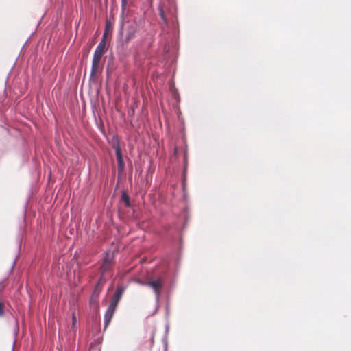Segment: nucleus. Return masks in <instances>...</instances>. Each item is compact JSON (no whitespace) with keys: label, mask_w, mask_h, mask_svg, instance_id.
<instances>
[{"label":"nucleus","mask_w":351,"mask_h":351,"mask_svg":"<svg viewBox=\"0 0 351 351\" xmlns=\"http://www.w3.org/2000/svg\"><path fill=\"white\" fill-rule=\"evenodd\" d=\"M128 0H121V8L123 12H124L128 6Z\"/></svg>","instance_id":"4468645a"},{"label":"nucleus","mask_w":351,"mask_h":351,"mask_svg":"<svg viewBox=\"0 0 351 351\" xmlns=\"http://www.w3.org/2000/svg\"><path fill=\"white\" fill-rule=\"evenodd\" d=\"M76 324H77V318L75 316V314L73 313L72 314V324H71V329L74 331L76 330Z\"/></svg>","instance_id":"f8f14e48"},{"label":"nucleus","mask_w":351,"mask_h":351,"mask_svg":"<svg viewBox=\"0 0 351 351\" xmlns=\"http://www.w3.org/2000/svg\"><path fill=\"white\" fill-rule=\"evenodd\" d=\"M99 282L97 283L92 296L90 299V305L95 308H98L99 297L101 293V289H99Z\"/></svg>","instance_id":"39448f33"},{"label":"nucleus","mask_w":351,"mask_h":351,"mask_svg":"<svg viewBox=\"0 0 351 351\" xmlns=\"http://www.w3.org/2000/svg\"><path fill=\"white\" fill-rule=\"evenodd\" d=\"M119 302V300H118L117 299H114V298H112V301L110 302V304H109L108 307H109V308H112V309L116 310V309H117V306H118Z\"/></svg>","instance_id":"9b49d317"},{"label":"nucleus","mask_w":351,"mask_h":351,"mask_svg":"<svg viewBox=\"0 0 351 351\" xmlns=\"http://www.w3.org/2000/svg\"><path fill=\"white\" fill-rule=\"evenodd\" d=\"M123 292H124V289L121 287H118L116 289V291H115L114 295H113V298L117 299L118 300L120 301Z\"/></svg>","instance_id":"1a4fd4ad"},{"label":"nucleus","mask_w":351,"mask_h":351,"mask_svg":"<svg viewBox=\"0 0 351 351\" xmlns=\"http://www.w3.org/2000/svg\"><path fill=\"white\" fill-rule=\"evenodd\" d=\"M121 199L127 207L130 206V197L125 191H122Z\"/></svg>","instance_id":"6e6552de"},{"label":"nucleus","mask_w":351,"mask_h":351,"mask_svg":"<svg viewBox=\"0 0 351 351\" xmlns=\"http://www.w3.org/2000/svg\"><path fill=\"white\" fill-rule=\"evenodd\" d=\"M112 147L115 150L116 158H117V164H118V172H119V173H122L124 171L125 163H124V161L123 159L121 149V147L119 145V141L118 140H117L116 142L114 143H113Z\"/></svg>","instance_id":"f03ea898"},{"label":"nucleus","mask_w":351,"mask_h":351,"mask_svg":"<svg viewBox=\"0 0 351 351\" xmlns=\"http://www.w3.org/2000/svg\"><path fill=\"white\" fill-rule=\"evenodd\" d=\"M109 265H110V262H108V261L106 260L104 261L103 265L101 267V271L105 272L108 269Z\"/></svg>","instance_id":"ddd939ff"},{"label":"nucleus","mask_w":351,"mask_h":351,"mask_svg":"<svg viewBox=\"0 0 351 351\" xmlns=\"http://www.w3.org/2000/svg\"><path fill=\"white\" fill-rule=\"evenodd\" d=\"M5 286L6 285L4 284V282H0V293L4 289ZM4 313V304L2 301H0V317H3Z\"/></svg>","instance_id":"0eeeda50"},{"label":"nucleus","mask_w":351,"mask_h":351,"mask_svg":"<svg viewBox=\"0 0 351 351\" xmlns=\"http://www.w3.org/2000/svg\"><path fill=\"white\" fill-rule=\"evenodd\" d=\"M116 310L108 307L104 316L105 328L110 323Z\"/></svg>","instance_id":"423d86ee"},{"label":"nucleus","mask_w":351,"mask_h":351,"mask_svg":"<svg viewBox=\"0 0 351 351\" xmlns=\"http://www.w3.org/2000/svg\"><path fill=\"white\" fill-rule=\"evenodd\" d=\"M107 28H108V25H106V31L103 35V38H102L101 40L98 44V45L94 52V55H93V59L101 60L102 56L106 51V35H107Z\"/></svg>","instance_id":"f257e3e1"},{"label":"nucleus","mask_w":351,"mask_h":351,"mask_svg":"<svg viewBox=\"0 0 351 351\" xmlns=\"http://www.w3.org/2000/svg\"><path fill=\"white\" fill-rule=\"evenodd\" d=\"M100 62L101 60L93 58L90 78L93 80L96 79L98 75L101 72L102 66H101Z\"/></svg>","instance_id":"20e7f679"},{"label":"nucleus","mask_w":351,"mask_h":351,"mask_svg":"<svg viewBox=\"0 0 351 351\" xmlns=\"http://www.w3.org/2000/svg\"><path fill=\"white\" fill-rule=\"evenodd\" d=\"M146 285L153 289L156 294V299L158 300L163 287L162 279L161 278H157L156 279L149 280L146 283Z\"/></svg>","instance_id":"7ed1b4c3"},{"label":"nucleus","mask_w":351,"mask_h":351,"mask_svg":"<svg viewBox=\"0 0 351 351\" xmlns=\"http://www.w3.org/2000/svg\"><path fill=\"white\" fill-rule=\"evenodd\" d=\"M160 16L164 19V13L162 10L160 11Z\"/></svg>","instance_id":"2eb2a0df"},{"label":"nucleus","mask_w":351,"mask_h":351,"mask_svg":"<svg viewBox=\"0 0 351 351\" xmlns=\"http://www.w3.org/2000/svg\"><path fill=\"white\" fill-rule=\"evenodd\" d=\"M136 30L133 28H131L128 30L127 32L126 36H125V41L129 42L132 39H133L135 37Z\"/></svg>","instance_id":"9d476101"}]
</instances>
